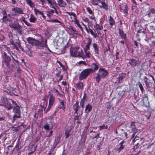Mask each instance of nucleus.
<instances>
[{
    "mask_svg": "<svg viewBox=\"0 0 155 155\" xmlns=\"http://www.w3.org/2000/svg\"><path fill=\"white\" fill-rule=\"evenodd\" d=\"M26 3L32 8L35 7V4L31 0H25Z\"/></svg>",
    "mask_w": 155,
    "mask_h": 155,
    "instance_id": "nucleus-32",
    "label": "nucleus"
},
{
    "mask_svg": "<svg viewBox=\"0 0 155 155\" xmlns=\"http://www.w3.org/2000/svg\"><path fill=\"white\" fill-rule=\"evenodd\" d=\"M60 138L59 137H58L55 139V142H54L58 145L60 141Z\"/></svg>",
    "mask_w": 155,
    "mask_h": 155,
    "instance_id": "nucleus-53",
    "label": "nucleus"
},
{
    "mask_svg": "<svg viewBox=\"0 0 155 155\" xmlns=\"http://www.w3.org/2000/svg\"><path fill=\"white\" fill-rule=\"evenodd\" d=\"M12 104L13 107H12L13 108L16 107L17 106H19L13 100H12Z\"/></svg>",
    "mask_w": 155,
    "mask_h": 155,
    "instance_id": "nucleus-47",
    "label": "nucleus"
},
{
    "mask_svg": "<svg viewBox=\"0 0 155 155\" xmlns=\"http://www.w3.org/2000/svg\"><path fill=\"white\" fill-rule=\"evenodd\" d=\"M57 145V144L54 142L53 144L52 147H51V149L54 150L55 148Z\"/></svg>",
    "mask_w": 155,
    "mask_h": 155,
    "instance_id": "nucleus-64",
    "label": "nucleus"
},
{
    "mask_svg": "<svg viewBox=\"0 0 155 155\" xmlns=\"http://www.w3.org/2000/svg\"><path fill=\"white\" fill-rule=\"evenodd\" d=\"M68 28L69 30L71 32L72 34H75L76 35H77V31L72 26H69ZM75 37L76 38L77 37L76 36Z\"/></svg>",
    "mask_w": 155,
    "mask_h": 155,
    "instance_id": "nucleus-26",
    "label": "nucleus"
},
{
    "mask_svg": "<svg viewBox=\"0 0 155 155\" xmlns=\"http://www.w3.org/2000/svg\"><path fill=\"white\" fill-rule=\"evenodd\" d=\"M73 109L75 110L74 112V118L75 122L78 123V101H77L75 104L73 106Z\"/></svg>",
    "mask_w": 155,
    "mask_h": 155,
    "instance_id": "nucleus-9",
    "label": "nucleus"
},
{
    "mask_svg": "<svg viewBox=\"0 0 155 155\" xmlns=\"http://www.w3.org/2000/svg\"><path fill=\"white\" fill-rule=\"evenodd\" d=\"M100 0H92V2L93 5H98L100 3Z\"/></svg>",
    "mask_w": 155,
    "mask_h": 155,
    "instance_id": "nucleus-38",
    "label": "nucleus"
},
{
    "mask_svg": "<svg viewBox=\"0 0 155 155\" xmlns=\"http://www.w3.org/2000/svg\"><path fill=\"white\" fill-rule=\"evenodd\" d=\"M12 58V65L14 67H19V63L18 61L16 59V58H15L11 55Z\"/></svg>",
    "mask_w": 155,
    "mask_h": 155,
    "instance_id": "nucleus-10",
    "label": "nucleus"
},
{
    "mask_svg": "<svg viewBox=\"0 0 155 155\" xmlns=\"http://www.w3.org/2000/svg\"><path fill=\"white\" fill-rule=\"evenodd\" d=\"M29 20L31 22L35 23V22L37 19L34 17L32 15H31Z\"/></svg>",
    "mask_w": 155,
    "mask_h": 155,
    "instance_id": "nucleus-37",
    "label": "nucleus"
},
{
    "mask_svg": "<svg viewBox=\"0 0 155 155\" xmlns=\"http://www.w3.org/2000/svg\"><path fill=\"white\" fill-rule=\"evenodd\" d=\"M87 31L88 33H90L94 38H96L97 34L94 33L91 29H87Z\"/></svg>",
    "mask_w": 155,
    "mask_h": 155,
    "instance_id": "nucleus-33",
    "label": "nucleus"
},
{
    "mask_svg": "<svg viewBox=\"0 0 155 155\" xmlns=\"http://www.w3.org/2000/svg\"><path fill=\"white\" fill-rule=\"evenodd\" d=\"M119 34L121 38L124 39H125L127 38L126 34L124 33L123 30L120 28L118 29Z\"/></svg>",
    "mask_w": 155,
    "mask_h": 155,
    "instance_id": "nucleus-21",
    "label": "nucleus"
},
{
    "mask_svg": "<svg viewBox=\"0 0 155 155\" xmlns=\"http://www.w3.org/2000/svg\"><path fill=\"white\" fill-rule=\"evenodd\" d=\"M41 39H36L35 46L38 47L40 48H43L44 47H47L48 46L47 40L44 38L41 35Z\"/></svg>",
    "mask_w": 155,
    "mask_h": 155,
    "instance_id": "nucleus-2",
    "label": "nucleus"
},
{
    "mask_svg": "<svg viewBox=\"0 0 155 155\" xmlns=\"http://www.w3.org/2000/svg\"><path fill=\"white\" fill-rule=\"evenodd\" d=\"M48 13H49L51 15H52L54 13V10L53 9H50L48 11H47Z\"/></svg>",
    "mask_w": 155,
    "mask_h": 155,
    "instance_id": "nucleus-54",
    "label": "nucleus"
},
{
    "mask_svg": "<svg viewBox=\"0 0 155 155\" xmlns=\"http://www.w3.org/2000/svg\"><path fill=\"white\" fill-rule=\"evenodd\" d=\"M71 130L69 129H67L65 131V135L66 136V139L68 138L69 135V132Z\"/></svg>",
    "mask_w": 155,
    "mask_h": 155,
    "instance_id": "nucleus-43",
    "label": "nucleus"
},
{
    "mask_svg": "<svg viewBox=\"0 0 155 155\" xmlns=\"http://www.w3.org/2000/svg\"><path fill=\"white\" fill-rule=\"evenodd\" d=\"M53 90L54 91L56 92L57 93V95H58L59 96L62 97L63 96V95L62 94H60L58 91L55 88H54Z\"/></svg>",
    "mask_w": 155,
    "mask_h": 155,
    "instance_id": "nucleus-48",
    "label": "nucleus"
},
{
    "mask_svg": "<svg viewBox=\"0 0 155 155\" xmlns=\"http://www.w3.org/2000/svg\"><path fill=\"white\" fill-rule=\"evenodd\" d=\"M45 34L48 37H50L52 36V34L50 33V31L48 30H46L45 31Z\"/></svg>",
    "mask_w": 155,
    "mask_h": 155,
    "instance_id": "nucleus-44",
    "label": "nucleus"
},
{
    "mask_svg": "<svg viewBox=\"0 0 155 155\" xmlns=\"http://www.w3.org/2000/svg\"><path fill=\"white\" fill-rule=\"evenodd\" d=\"M8 18L7 16H6V18H4L3 19H2V18L1 19V20L3 21V22L4 23H6L8 21Z\"/></svg>",
    "mask_w": 155,
    "mask_h": 155,
    "instance_id": "nucleus-56",
    "label": "nucleus"
},
{
    "mask_svg": "<svg viewBox=\"0 0 155 155\" xmlns=\"http://www.w3.org/2000/svg\"><path fill=\"white\" fill-rule=\"evenodd\" d=\"M1 13L3 15V18H2V19H3L4 18H6V16H7V14L6 10H2L1 12Z\"/></svg>",
    "mask_w": 155,
    "mask_h": 155,
    "instance_id": "nucleus-40",
    "label": "nucleus"
},
{
    "mask_svg": "<svg viewBox=\"0 0 155 155\" xmlns=\"http://www.w3.org/2000/svg\"><path fill=\"white\" fill-rule=\"evenodd\" d=\"M52 106V105H49V104L48 106L47 109L45 111V113H47V112L51 108Z\"/></svg>",
    "mask_w": 155,
    "mask_h": 155,
    "instance_id": "nucleus-57",
    "label": "nucleus"
},
{
    "mask_svg": "<svg viewBox=\"0 0 155 155\" xmlns=\"http://www.w3.org/2000/svg\"><path fill=\"white\" fill-rule=\"evenodd\" d=\"M91 68H88V70H90V72L92 73L95 71L97 70L99 68L98 65L96 63H92L91 65Z\"/></svg>",
    "mask_w": 155,
    "mask_h": 155,
    "instance_id": "nucleus-13",
    "label": "nucleus"
},
{
    "mask_svg": "<svg viewBox=\"0 0 155 155\" xmlns=\"http://www.w3.org/2000/svg\"><path fill=\"white\" fill-rule=\"evenodd\" d=\"M84 52L86 54V57L87 58H89L91 57V54L89 51H88L89 49H86L85 48H84Z\"/></svg>",
    "mask_w": 155,
    "mask_h": 155,
    "instance_id": "nucleus-36",
    "label": "nucleus"
},
{
    "mask_svg": "<svg viewBox=\"0 0 155 155\" xmlns=\"http://www.w3.org/2000/svg\"><path fill=\"white\" fill-rule=\"evenodd\" d=\"M18 127H12V131H18V130L17 129Z\"/></svg>",
    "mask_w": 155,
    "mask_h": 155,
    "instance_id": "nucleus-63",
    "label": "nucleus"
},
{
    "mask_svg": "<svg viewBox=\"0 0 155 155\" xmlns=\"http://www.w3.org/2000/svg\"><path fill=\"white\" fill-rule=\"evenodd\" d=\"M53 42L54 46L59 45L58 43V40L54 39V40Z\"/></svg>",
    "mask_w": 155,
    "mask_h": 155,
    "instance_id": "nucleus-50",
    "label": "nucleus"
},
{
    "mask_svg": "<svg viewBox=\"0 0 155 155\" xmlns=\"http://www.w3.org/2000/svg\"><path fill=\"white\" fill-rule=\"evenodd\" d=\"M43 100L44 101V102L43 103V104L42 105L41 104L40 105L41 108L38 110V112H40L41 113L42 112V111L44 108V110H45L46 107L47 103L45 102V100L44 99H43Z\"/></svg>",
    "mask_w": 155,
    "mask_h": 155,
    "instance_id": "nucleus-18",
    "label": "nucleus"
},
{
    "mask_svg": "<svg viewBox=\"0 0 155 155\" xmlns=\"http://www.w3.org/2000/svg\"><path fill=\"white\" fill-rule=\"evenodd\" d=\"M84 99L83 98L80 102V105L82 107H83L84 106Z\"/></svg>",
    "mask_w": 155,
    "mask_h": 155,
    "instance_id": "nucleus-61",
    "label": "nucleus"
},
{
    "mask_svg": "<svg viewBox=\"0 0 155 155\" xmlns=\"http://www.w3.org/2000/svg\"><path fill=\"white\" fill-rule=\"evenodd\" d=\"M10 45H12V48L14 49H16L18 51H19L18 48L17 46L16 42L15 43L13 41V40H10Z\"/></svg>",
    "mask_w": 155,
    "mask_h": 155,
    "instance_id": "nucleus-27",
    "label": "nucleus"
},
{
    "mask_svg": "<svg viewBox=\"0 0 155 155\" xmlns=\"http://www.w3.org/2000/svg\"><path fill=\"white\" fill-rule=\"evenodd\" d=\"M9 27L12 28L14 30L16 31L18 34H21L22 31V28L18 22L15 23V21L14 22H11L9 24Z\"/></svg>",
    "mask_w": 155,
    "mask_h": 155,
    "instance_id": "nucleus-3",
    "label": "nucleus"
},
{
    "mask_svg": "<svg viewBox=\"0 0 155 155\" xmlns=\"http://www.w3.org/2000/svg\"><path fill=\"white\" fill-rule=\"evenodd\" d=\"M86 41L87 42L84 43L85 46L84 48H85L86 49H90V46L91 43L92 39L89 38H86Z\"/></svg>",
    "mask_w": 155,
    "mask_h": 155,
    "instance_id": "nucleus-11",
    "label": "nucleus"
},
{
    "mask_svg": "<svg viewBox=\"0 0 155 155\" xmlns=\"http://www.w3.org/2000/svg\"><path fill=\"white\" fill-rule=\"evenodd\" d=\"M47 21H48V22H51L54 23H61V22L60 21H59L57 19L48 20H47Z\"/></svg>",
    "mask_w": 155,
    "mask_h": 155,
    "instance_id": "nucleus-46",
    "label": "nucleus"
},
{
    "mask_svg": "<svg viewBox=\"0 0 155 155\" xmlns=\"http://www.w3.org/2000/svg\"><path fill=\"white\" fill-rule=\"evenodd\" d=\"M5 135H7V134L6 132L4 131L2 133L0 134V139H1L2 137H3Z\"/></svg>",
    "mask_w": 155,
    "mask_h": 155,
    "instance_id": "nucleus-55",
    "label": "nucleus"
},
{
    "mask_svg": "<svg viewBox=\"0 0 155 155\" xmlns=\"http://www.w3.org/2000/svg\"><path fill=\"white\" fill-rule=\"evenodd\" d=\"M12 101V99H8L6 103L4 104V106L7 108L8 110H11L13 107L10 104Z\"/></svg>",
    "mask_w": 155,
    "mask_h": 155,
    "instance_id": "nucleus-16",
    "label": "nucleus"
},
{
    "mask_svg": "<svg viewBox=\"0 0 155 155\" xmlns=\"http://www.w3.org/2000/svg\"><path fill=\"white\" fill-rule=\"evenodd\" d=\"M8 99L7 98V97L5 96H3L1 98V100L2 102H3L4 104H5L6 102L8 100Z\"/></svg>",
    "mask_w": 155,
    "mask_h": 155,
    "instance_id": "nucleus-41",
    "label": "nucleus"
},
{
    "mask_svg": "<svg viewBox=\"0 0 155 155\" xmlns=\"http://www.w3.org/2000/svg\"><path fill=\"white\" fill-rule=\"evenodd\" d=\"M78 63H79V64H82L85 65H86L87 64L85 61H80L78 62Z\"/></svg>",
    "mask_w": 155,
    "mask_h": 155,
    "instance_id": "nucleus-58",
    "label": "nucleus"
},
{
    "mask_svg": "<svg viewBox=\"0 0 155 155\" xmlns=\"http://www.w3.org/2000/svg\"><path fill=\"white\" fill-rule=\"evenodd\" d=\"M90 71V70H88L87 68L84 70L80 74L79 79L81 80L85 79L91 73Z\"/></svg>",
    "mask_w": 155,
    "mask_h": 155,
    "instance_id": "nucleus-7",
    "label": "nucleus"
},
{
    "mask_svg": "<svg viewBox=\"0 0 155 155\" xmlns=\"http://www.w3.org/2000/svg\"><path fill=\"white\" fill-rule=\"evenodd\" d=\"M151 13L155 14V10L153 8H150L149 10L147 12L146 15H148L149 17H150L151 16Z\"/></svg>",
    "mask_w": 155,
    "mask_h": 155,
    "instance_id": "nucleus-29",
    "label": "nucleus"
},
{
    "mask_svg": "<svg viewBox=\"0 0 155 155\" xmlns=\"http://www.w3.org/2000/svg\"><path fill=\"white\" fill-rule=\"evenodd\" d=\"M92 108V106L91 104H88L86 106L85 112L86 113H88L91 110Z\"/></svg>",
    "mask_w": 155,
    "mask_h": 155,
    "instance_id": "nucleus-30",
    "label": "nucleus"
},
{
    "mask_svg": "<svg viewBox=\"0 0 155 155\" xmlns=\"http://www.w3.org/2000/svg\"><path fill=\"white\" fill-rule=\"evenodd\" d=\"M57 2L58 5L60 7H65L66 5V3L64 2L63 0H58Z\"/></svg>",
    "mask_w": 155,
    "mask_h": 155,
    "instance_id": "nucleus-23",
    "label": "nucleus"
},
{
    "mask_svg": "<svg viewBox=\"0 0 155 155\" xmlns=\"http://www.w3.org/2000/svg\"><path fill=\"white\" fill-rule=\"evenodd\" d=\"M124 148V145H120V147L117 149V150L118 151V152H120L121 150L123 149Z\"/></svg>",
    "mask_w": 155,
    "mask_h": 155,
    "instance_id": "nucleus-62",
    "label": "nucleus"
},
{
    "mask_svg": "<svg viewBox=\"0 0 155 155\" xmlns=\"http://www.w3.org/2000/svg\"><path fill=\"white\" fill-rule=\"evenodd\" d=\"M95 29L97 31L98 30H101L103 29V27L99 24L96 23L95 25L94 26Z\"/></svg>",
    "mask_w": 155,
    "mask_h": 155,
    "instance_id": "nucleus-35",
    "label": "nucleus"
},
{
    "mask_svg": "<svg viewBox=\"0 0 155 155\" xmlns=\"http://www.w3.org/2000/svg\"><path fill=\"white\" fill-rule=\"evenodd\" d=\"M120 8L121 12L126 15L128 13V6L127 5H125L124 6H122V7L120 5Z\"/></svg>",
    "mask_w": 155,
    "mask_h": 155,
    "instance_id": "nucleus-14",
    "label": "nucleus"
},
{
    "mask_svg": "<svg viewBox=\"0 0 155 155\" xmlns=\"http://www.w3.org/2000/svg\"><path fill=\"white\" fill-rule=\"evenodd\" d=\"M108 74L107 70L104 68H100L97 73V76L96 78V81L99 83L101 78H106Z\"/></svg>",
    "mask_w": 155,
    "mask_h": 155,
    "instance_id": "nucleus-1",
    "label": "nucleus"
},
{
    "mask_svg": "<svg viewBox=\"0 0 155 155\" xmlns=\"http://www.w3.org/2000/svg\"><path fill=\"white\" fill-rule=\"evenodd\" d=\"M12 11L15 12V15H18L19 14H23V10L21 8L15 7L13 8L12 10Z\"/></svg>",
    "mask_w": 155,
    "mask_h": 155,
    "instance_id": "nucleus-12",
    "label": "nucleus"
},
{
    "mask_svg": "<svg viewBox=\"0 0 155 155\" xmlns=\"http://www.w3.org/2000/svg\"><path fill=\"white\" fill-rule=\"evenodd\" d=\"M99 6L101 8H103L106 11L108 9L109 6L107 4L103 1L102 2H100V3Z\"/></svg>",
    "mask_w": 155,
    "mask_h": 155,
    "instance_id": "nucleus-19",
    "label": "nucleus"
},
{
    "mask_svg": "<svg viewBox=\"0 0 155 155\" xmlns=\"http://www.w3.org/2000/svg\"><path fill=\"white\" fill-rule=\"evenodd\" d=\"M49 96V104L50 105H53L55 100V97L52 94H48Z\"/></svg>",
    "mask_w": 155,
    "mask_h": 155,
    "instance_id": "nucleus-15",
    "label": "nucleus"
},
{
    "mask_svg": "<svg viewBox=\"0 0 155 155\" xmlns=\"http://www.w3.org/2000/svg\"><path fill=\"white\" fill-rule=\"evenodd\" d=\"M36 40V39L32 38L30 37H29L27 38V41L28 43L33 46L35 45Z\"/></svg>",
    "mask_w": 155,
    "mask_h": 155,
    "instance_id": "nucleus-20",
    "label": "nucleus"
},
{
    "mask_svg": "<svg viewBox=\"0 0 155 155\" xmlns=\"http://www.w3.org/2000/svg\"><path fill=\"white\" fill-rule=\"evenodd\" d=\"M43 127L45 130H49L50 129L49 124H48L47 122H46L45 125Z\"/></svg>",
    "mask_w": 155,
    "mask_h": 155,
    "instance_id": "nucleus-42",
    "label": "nucleus"
},
{
    "mask_svg": "<svg viewBox=\"0 0 155 155\" xmlns=\"http://www.w3.org/2000/svg\"><path fill=\"white\" fill-rule=\"evenodd\" d=\"M130 127L131 128V130L133 132L136 133L138 132V130L136 127L135 122H132Z\"/></svg>",
    "mask_w": 155,
    "mask_h": 155,
    "instance_id": "nucleus-17",
    "label": "nucleus"
},
{
    "mask_svg": "<svg viewBox=\"0 0 155 155\" xmlns=\"http://www.w3.org/2000/svg\"><path fill=\"white\" fill-rule=\"evenodd\" d=\"M146 101V103H148V97L146 95L144 97L143 99V102L144 104H145V102L144 101Z\"/></svg>",
    "mask_w": 155,
    "mask_h": 155,
    "instance_id": "nucleus-52",
    "label": "nucleus"
},
{
    "mask_svg": "<svg viewBox=\"0 0 155 155\" xmlns=\"http://www.w3.org/2000/svg\"><path fill=\"white\" fill-rule=\"evenodd\" d=\"M83 84L82 83L79 82L78 83V89H81L83 88Z\"/></svg>",
    "mask_w": 155,
    "mask_h": 155,
    "instance_id": "nucleus-51",
    "label": "nucleus"
},
{
    "mask_svg": "<svg viewBox=\"0 0 155 155\" xmlns=\"http://www.w3.org/2000/svg\"><path fill=\"white\" fill-rule=\"evenodd\" d=\"M70 46L68 48L70 49V57L75 58L78 57V46L71 45L69 44Z\"/></svg>",
    "mask_w": 155,
    "mask_h": 155,
    "instance_id": "nucleus-6",
    "label": "nucleus"
},
{
    "mask_svg": "<svg viewBox=\"0 0 155 155\" xmlns=\"http://www.w3.org/2000/svg\"><path fill=\"white\" fill-rule=\"evenodd\" d=\"M87 11L88 13L92 15H94V13L92 9L89 7H88L86 8Z\"/></svg>",
    "mask_w": 155,
    "mask_h": 155,
    "instance_id": "nucleus-39",
    "label": "nucleus"
},
{
    "mask_svg": "<svg viewBox=\"0 0 155 155\" xmlns=\"http://www.w3.org/2000/svg\"><path fill=\"white\" fill-rule=\"evenodd\" d=\"M126 74L125 73H121L118 77L117 79H118L119 82H120L124 78L126 77Z\"/></svg>",
    "mask_w": 155,
    "mask_h": 155,
    "instance_id": "nucleus-31",
    "label": "nucleus"
},
{
    "mask_svg": "<svg viewBox=\"0 0 155 155\" xmlns=\"http://www.w3.org/2000/svg\"><path fill=\"white\" fill-rule=\"evenodd\" d=\"M92 46L94 49L95 54H98L99 50L98 45L94 43L92 44Z\"/></svg>",
    "mask_w": 155,
    "mask_h": 155,
    "instance_id": "nucleus-22",
    "label": "nucleus"
},
{
    "mask_svg": "<svg viewBox=\"0 0 155 155\" xmlns=\"http://www.w3.org/2000/svg\"><path fill=\"white\" fill-rule=\"evenodd\" d=\"M64 45L63 43H61V45H58L55 46V51L56 50L58 49H61L62 47H63V45Z\"/></svg>",
    "mask_w": 155,
    "mask_h": 155,
    "instance_id": "nucleus-45",
    "label": "nucleus"
},
{
    "mask_svg": "<svg viewBox=\"0 0 155 155\" xmlns=\"http://www.w3.org/2000/svg\"><path fill=\"white\" fill-rule=\"evenodd\" d=\"M17 68V72L19 74H20L22 71L21 70V68L19 67H16Z\"/></svg>",
    "mask_w": 155,
    "mask_h": 155,
    "instance_id": "nucleus-60",
    "label": "nucleus"
},
{
    "mask_svg": "<svg viewBox=\"0 0 155 155\" xmlns=\"http://www.w3.org/2000/svg\"><path fill=\"white\" fill-rule=\"evenodd\" d=\"M58 108L61 109H64L65 108L64 101V100H62L61 101L60 105L58 106Z\"/></svg>",
    "mask_w": 155,
    "mask_h": 155,
    "instance_id": "nucleus-34",
    "label": "nucleus"
},
{
    "mask_svg": "<svg viewBox=\"0 0 155 155\" xmlns=\"http://www.w3.org/2000/svg\"><path fill=\"white\" fill-rule=\"evenodd\" d=\"M109 23L110 25V27L112 28V26L115 25V22L113 17L111 16H109Z\"/></svg>",
    "mask_w": 155,
    "mask_h": 155,
    "instance_id": "nucleus-24",
    "label": "nucleus"
},
{
    "mask_svg": "<svg viewBox=\"0 0 155 155\" xmlns=\"http://www.w3.org/2000/svg\"><path fill=\"white\" fill-rule=\"evenodd\" d=\"M138 85L142 93H143L144 89L142 84L140 83H139L138 84Z\"/></svg>",
    "mask_w": 155,
    "mask_h": 155,
    "instance_id": "nucleus-49",
    "label": "nucleus"
},
{
    "mask_svg": "<svg viewBox=\"0 0 155 155\" xmlns=\"http://www.w3.org/2000/svg\"><path fill=\"white\" fill-rule=\"evenodd\" d=\"M83 55H84L83 53L82 52L80 53L79 52H78V57H79V58L81 57L83 58Z\"/></svg>",
    "mask_w": 155,
    "mask_h": 155,
    "instance_id": "nucleus-59",
    "label": "nucleus"
},
{
    "mask_svg": "<svg viewBox=\"0 0 155 155\" xmlns=\"http://www.w3.org/2000/svg\"><path fill=\"white\" fill-rule=\"evenodd\" d=\"M2 58H3L2 66L3 67L4 65H5L7 67H9L10 65L11 61H12L11 57L7 55L6 53L4 52L2 55Z\"/></svg>",
    "mask_w": 155,
    "mask_h": 155,
    "instance_id": "nucleus-4",
    "label": "nucleus"
},
{
    "mask_svg": "<svg viewBox=\"0 0 155 155\" xmlns=\"http://www.w3.org/2000/svg\"><path fill=\"white\" fill-rule=\"evenodd\" d=\"M70 46L69 45V43L65 45H64L63 47L61 49H59L55 51L57 54H64L65 53L66 49L70 47Z\"/></svg>",
    "mask_w": 155,
    "mask_h": 155,
    "instance_id": "nucleus-8",
    "label": "nucleus"
},
{
    "mask_svg": "<svg viewBox=\"0 0 155 155\" xmlns=\"http://www.w3.org/2000/svg\"><path fill=\"white\" fill-rule=\"evenodd\" d=\"M73 15H72L71 18L72 21L74 22V23L78 25V20L77 19V16L75 13H73Z\"/></svg>",
    "mask_w": 155,
    "mask_h": 155,
    "instance_id": "nucleus-28",
    "label": "nucleus"
},
{
    "mask_svg": "<svg viewBox=\"0 0 155 155\" xmlns=\"http://www.w3.org/2000/svg\"><path fill=\"white\" fill-rule=\"evenodd\" d=\"M13 112L14 114L13 116V122H14L18 118L21 117V112L20 107L19 106H17L16 107L13 108Z\"/></svg>",
    "mask_w": 155,
    "mask_h": 155,
    "instance_id": "nucleus-5",
    "label": "nucleus"
},
{
    "mask_svg": "<svg viewBox=\"0 0 155 155\" xmlns=\"http://www.w3.org/2000/svg\"><path fill=\"white\" fill-rule=\"evenodd\" d=\"M129 64L133 67H134L138 64L137 61V60L134 59H132L130 61Z\"/></svg>",
    "mask_w": 155,
    "mask_h": 155,
    "instance_id": "nucleus-25",
    "label": "nucleus"
}]
</instances>
